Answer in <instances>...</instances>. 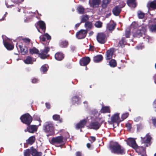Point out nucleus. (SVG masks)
<instances>
[{
    "mask_svg": "<svg viewBox=\"0 0 156 156\" xmlns=\"http://www.w3.org/2000/svg\"><path fill=\"white\" fill-rule=\"evenodd\" d=\"M29 14H30V15L27 16L28 18H26V19L24 20L25 22H27L29 20L30 18V16L32 17L33 16H34V13L32 12H29Z\"/></svg>",
    "mask_w": 156,
    "mask_h": 156,
    "instance_id": "nucleus-50",
    "label": "nucleus"
},
{
    "mask_svg": "<svg viewBox=\"0 0 156 156\" xmlns=\"http://www.w3.org/2000/svg\"><path fill=\"white\" fill-rule=\"evenodd\" d=\"M122 7L119 6H116L112 10V12L113 14L115 16H118L121 12V8Z\"/></svg>",
    "mask_w": 156,
    "mask_h": 156,
    "instance_id": "nucleus-23",
    "label": "nucleus"
},
{
    "mask_svg": "<svg viewBox=\"0 0 156 156\" xmlns=\"http://www.w3.org/2000/svg\"><path fill=\"white\" fill-rule=\"evenodd\" d=\"M84 26L87 30H90L92 27V23L89 21L86 22Z\"/></svg>",
    "mask_w": 156,
    "mask_h": 156,
    "instance_id": "nucleus-32",
    "label": "nucleus"
},
{
    "mask_svg": "<svg viewBox=\"0 0 156 156\" xmlns=\"http://www.w3.org/2000/svg\"><path fill=\"white\" fill-rule=\"evenodd\" d=\"M138 17L140 19H142L144 16V14L141 11H138L137 12Z\"/></svg>",
    "mask_w": 156,
    "mask_h": 156,
    "instance_id": "nucleus-44",
    "label": "nucleus"
},
{
    "mask_svg": "<svg viewBox=\"0 0 156 156\" xmlns=\"http://www.w3.org/2000/svg\"><path fill=\"white\" fill-rule=\"evenodd\" d=\"M70 48L71 49V51H75V50H76V48L75 46H74L71 45L70 46Z\"/></svg>",
    "mask_w": 156,
    "mask_h": 156,
    "instance_id": "nucleus-56",
    "label": "nucleus"
},
{
    "mask_svg": "<svg viewBox=\"0 0 156 156\" xmlns=\"http://www.w3.org/2000/svg\"><path fill=\"white\" fill-rule=\"evenodd\" d=\"M5 5H6L7 8H12V7H13L14 6V5H8L6 2H5Z\"/></svg>",
    "mask_w": 156,
    "mask_h": 156,
    "instance_id": "nucleus-62",
    "label": "nucleus"
},
{
    "mask_svg": "<svg viewBox=\"0 0 156 156\" xmlns=\"http://www.w3.org/2000/svg\"><path fill=\"white\" fill-rule=\"evenodd\" d=\"M126 141L127 144L134 149L139 150L140 151H144L145 149L144 147L143 146L138 147L134 139L129 138L127 139Z\"/></svg>",
    "mask_w": 156,
    "mask_h": 156,
    "instance_id": "nucleus-5",
    "label": "nucleus"
},
{
    "mask_svg": "<svg viewBox=\"0 0 156 156\" xmlns=\"http://www.w3.org/2000/svg\"><path fill=\"white\" fill-rule=\"evenodd\" d=\"M43 129L46 133L50 132L51 134L54 133L53 125L51 122H45L43 126Z\"/></svg>",
    "mask_w": 156,
    "mask_h": 156,
    "instance_id": "nucleus-7",
    "label": "nucleus"
},
{
    "mask_svg": "<svg viewBox=\"0 0 156 156\" xmlns=\"http://www.w3.org/2000/svg\"><path fill=\"white\" fill-rule=\"evenodd\" d=\"M45 105L46 108L48 109H49L50 108V105L48 103H46Z\"/></svg>",
    "mask_w": 156,
    "mask_h": 156,
    "instance_id": "nucleus-59",
    "label": "nucleus"
},
{
    "mask_svg": "<svg viewBox=\"0 0 156 156\" xmlns=\"http://www.w3.org/2000/svg\"><path fill=\"white\" fill-rule=\"evenodd\" d=\"M100 3V0H90L89 1V4L90 6L93 8L97 7Z\"/></svg>",
    "mask_w": 156,
    "mask_h": 156,
    "instance_id": "nucleus-17",
    "label": "nucleus"
},
{
    "mask_svg": "<svg viewBox=\"0 0 156 156\" xmlns=\"http://www.w3.org/2000/svg\"><path fill=\"white\" fill-rule=\"evenodd\" d=\"M22 122L27 125L30 124L32 121V118L28 114H25L22 115L20 118Z\"/></svg>",
    "mask_w": 156,
    "mask_h": 156,
    "instance_id": "nucleus-8",
    "label": "nucleus"
},
{
    "mask_svg": "<svg viewBox=\"0 0 156 156\" xmlns=\"http://www.w3.org/2000/svg\"><path fill=\"white\" fill-rule=\"evenodd\" d=\"M101 112L102 113H108L110 112L109 107L107 106L103 107L101 110Z\"/></svg>",
    "mask_w": 156,
    "mask_h": 156,
    "instance_id": "nucleus-34",
    "label": "nucleus"
},
{
    "mask_svg": "<svg viewBox=\"0 0 156 156\" xmlns=\"http://www.w3.org/2000/svg\"><path fill=\"white\" fill-rule=\"evenodd\" d=\"M41 152H37L35 156H41Z\"/></svg>",
    "mask_w": 156,
    "mask_h": 156,
    "instance_id": "nucleus-63",
    "label": "nucleus"
},
{
    "mask_svg": "<svg viewBox=\"0 0 156 156\" xmlns=\"http://www.w3.org/2000/svg\"><path fill=\"white\" fill-rule=\"evenodd\" d=\"M31 150L32 148L26 150L24 153V156H29L30 154H31Z\"/></svg>",
    "mask_w": 156,
    "mask_h": 156,
    "instance_id": "nucleus-42",
    "label": "nucleus"
},
{
    "mask_svg": "<svg viewBox=\"0 0 156 156\" xmlns=\"http://www.w3.org/2000/svg\"><path fill=\"white\" fill-rule=\"evenodd\" d=\"M141 119V118L139 117L135 119V120L136 121H138Z\"/></svg>",
    "mask_w": 156,
    "mask_h": 156,
    "instance_id": "nucleus-64",
    "label": "nucleus"
},
{
    "mask_svg": "<svg viewBox=\"0 0 156 156\" xmlns=\"http://www.w3.org/2000/svg\"><path fill=\"white\" fill-rule=\"evenodd\" d=\"M129 113L128 112H126L122 114L121 116V119L122 120L126 119L129 115Z\"/></svg>",
    "mask_w": 156,
    "mask_h": 156,
    "instance_id": "nucleus-47",
    "label": "nucleus"
},
{
    "mask_svg": "<svg viewBox=\"0 0 156 156\" xmlns=\"http://www.w3.org/2000/svg\"><path fill=\"white\" fill-rule=\"evenodd\" d=\"M37 25L42 30L43 32H45V24L43 21H40L37 23Z\"/></svg>",
    "mask_w": 156,
    "mask_h": 156,
    "instance_id": "nucleus-25",
    "label": "nucleus"
},
{
    "mask_svg": "<svg viewBox=\"0 0 156 156\" xmlns=\"http://www.w3.org/2000/svg\"><path fill=\"white\" fill-rule=\"evenodd\" d=\"M128 5L130 7H135L136 3L135 0H127V1Z\"/></svg>",
    "mask_w": 156,
    "mask_h": 156,
    "instance_id": "nucleus-28",
    "label": "nucleus"
},
{
    "mask_svg": "<svg viewBox=\"0 0 156 156\" xmlns=\"http://www.w3.org/2000/svg\"><path fill=\"white\" fill-rule=\"evenodd\" d=\"M49 51V48H46L44 49L41 50L40 53L39 50L35 47L29 49V52L30 54H38L40 58L43 59H45L48 56L47 53Z\"/></svg>",
    "mask_w": 156,
    "mask_h": 156,
    "instance_id": "nucleus-1",
    "label": "nucleus"
},
{
    "mask_svg": "<svg viewBox=\"0 0 156 156\" xmlns=\"http://www.w3.org/2000/svg\"><path fill=\"white\" fill-rule=\"evenodd\" d=\"M152 120L153 124L154 126L156 127V118H152Z\"/></svg>",
    "mask_w": 156,
    "mask_h": 156,
    "instance_id": "nucleus-55",
    "label": "nucleus"
},
{
    "mask_svg": "<svg viewBox=\"0 0 156 156\" xmlns=\"http://www.w3.org/2000/svg\"><path fill=\"white\" fill-rule=\"evenodd\" d=\"M87 33V31L86 30H81L76 33V36L78 39L84 38L86 37Z\"/></svg>",
    "mask_w": 156,
    "mask_h": 156,
    "instance_id": "nucleus-10",
    "label": "nucleus"
},
{
    "mask_svg": "<svg viewBox=\"0 0 156 156\" xmlns=\"http://www.w3.org/2000/svg\"><path fill=\"white\" fill-rule=\"evenodd\" d=\"M119 114H115L111 117V121L113 122H118L120 121L119 117Z\"/></svg>",
    "mask_w": 156,
    "mask_h": 156,
    "instance_id": "nucleus-22",
    "label": "nucleus"
},
{
    "mask_svg": "<svg viewBox=\"0 0 156 156\" xmlns=\"http://www.w3.org/2000/svg\"><path fill=\"white\" fill-rule=\"evenodd\" d=\"M111 152L113 153L122 154L125 153V149L116 142L111 144L109 147Z\"/></svg>",
    "mask_w": 156,
    "mask_h": 156,
    "instance_id": "nucleus-2",
    "label": "nucleus"
},
{
    "mask_svg": "<svg viewBox=\"0 0 156 156\" xmlns=\"http://www.w3.org/2000/svg\"><path fill=\"white\" fill-rule=\"evenodd\" d=\"M95 25L96 27L101 28L102 26V23L100 21H98L96 22Z\"/></svg>",
    "mask_w": 156,
    "mask_h": 156,
    "instance_id": "nucleus-46",
    "label": "nucleus"
},
{
    "mask_svg": "<svg viewBox=\"0 0 156 156\" xmlns=\"http://www.w3.org/2000/svg\"><path fill=\"white\" fill-rule=\"evenodd\" d=\"M87 147L90 149H92L93 147L91 146V144L89 143H88L87 144Z\"/></svg>",
    "mask_w": 156,
    "mask_h": 156,
    "instance_id": "nucleus-57",
    "label": "nucleus"
},
{
    "mask_svg": "<svg viewBox=\"0 0 156 156\" xmlns=\"http://www.w3.org/2000/svg\"><path fill=\"white\" fill-rule=\"evenodd\" d=\"M109 65L112 67H115L116 66V61L114 59H112L109 62Z\"/></svg>",
    "mask_w": 156,
    "mask_h": 156,
    "instance_id": "nucleus-40",
    "label": "nucleus"
},
{
    "mask_svg": "<svg viewBox=\"0 0 156 156\" xmlns=\"http://www.w3.org/2000/svg\"><path fill=\"white\" fill-rule=\"evenodd\" d=\"M150 25L149 29L150 31L152 32L156 31V22L155 19H151L149 21Z\"/></svg>",
    "mask_w": 156,
    "mask_h": 156,
    "instance_id": "nucleus-13",
    "label": "nucleus"
},
{
    "mask_svg": "<svg viewBox=\"0 0 156 156\" xmlns=\"http://www.w3.org/2000/svg\"><path fill=\"white\" fill-rule=\"evenodd\" d=\"M38 126L31 125L27 128V131L30 133H33L36 131L38 127Z\"/></svg>",
    "mask_w": 156,
    "mask_h": 156,
    "instance_id": "nucleus-20",
    "label": "nucleus"
},
{
    "mask_svg": "<svg viewBox=\"0 0 156 156\" xmlns=\"http://www.w3.org/2000/svg\"><path fill=\"white\" fill-rule=\"evenodd\" d=\"M125 42V39L124 37H122V38L121 40L120 41L119 43V45L120 46L122 47L124 46V43Z\"/></svg>",
    "mask_w": 156,
    "mask_h": 156,
    "instance_id": "nucleus-43",
    "label": "nucleus"
},
{
    "mask_svg": "<svg viewBox=\"0 0 156 156\" xmlns=\"http://www.w3.org/2000/svg\"><path fill=\"white\" fill-rule=\"evenodd\" d=\"M35 140V137L34 136H31L27 140V142L29 144H32L34 142Z\"/></svg>",
    "mask_w": 156,
    "mask_h": 156,
    "instance_id": "nucleus-36",
    "label": "nucleus"
},
{
    "mask_svg": "<svg viewBox=\"0 0 156 156\" xmlns=\"http://www.w3.org/2000/svg\"><path fill=\"white\" fill-rule=\"evenodd\" d=\"M53 119L55 120H59L60 122H61L62 121V119H60V116L58 115H54L53 116Z\"/></svg>",
    "mask_w": 156,
    "mask_h": 156,
    "instance_id": "nucleus-39",
    "label": "nucleus"
},
{
    "mask_svg": "<svg viewBox=\"0 0 156 156\" xmlns=\"http://www.w3.org/2000/svg\"><path fill=\"white\" fill-rule=\"evenodd\" d=\"M114 50L113 49L111 48L108 50L106 54V59L107 60L110 59L111 58L112 56L114 55Z\"/></svg>",
    "mask_w": 156,
    "mask_h": 156,
    "instance_id": "nucleus-18",
    "label": "nucleus"
},
{
    "mask_svg": "<svg viewBox=\"0 0 156 156\" xmlns=\"http://www.w3.org/2000/svg\"><path fill=\"white\" fill-rule=\"evenodd\" d=\"M138 30H137L135 32L133 36L135 37H139L142 36L146 40L147 42L149 41V37L148 36H145V33L147 30V26L142 25L141 26H140Z\"/></svg>",
    "mask_w": 156,
    "mask_h": 156,
    "instance_id": "nucleus-3",
    "label": "nucleus"
},
{
    "mask_svg": "<svg viewBox=\"0 0 156 156\" xmlns=\"http://www.w3.org/2000/svg\"><path fill=\"white\" fill-rule=\"evenodd\" d=\"M3 43L5 47L8 50H12L14 48V46L12 44L10 40L5 36H2Z\"/></svg>",
    "mask_w": 156,
    "mask_h": 156,
    "instance_id": "nucleus-6",
    "label": "nucleus"
},
{
    "mask_svg": "<svg viewBox=\"0 0 156 156\" xmlns=\"http://www.w3.org/2000/svg\"><path fill=\"white\" fill-rule=\"evenodd\" d=\"M103 121V120H101L100 117L97 118L87 126V127L88 129L97 130L99 128Z\"/></svg>",
    "mask_w": 156,
    "mask_h": 156,
    "instance_id": "nucleus-4",
    "label": "nucleus"
},
{
    "mask_svg": "<svg viewBox=\"0 0 156 156\" xmlns=\"http://www.w3.org/2000/svg\"><path fill=\"white\" fill-rule=\"evenodd\" d=\"M81 23L80 22V23H77L76 24L75 27V28L76 29L77 28L80 26Z\"/></svg>",
    "mask_w": 156,
    "mask_h": 156,
    "instance_id": "nucleus-61",
    "label": "nucleus"
},
{
    "mask_svg": "<svg viewBox=\"0 0 156 156\" xmlns=\"http://www.w3.org/2000/svg\"><path fill=\"white\" fill-rule=\"evenodd\" d=\"M144 47L142 45H139L136 47V48L138 50H141L144 48Z\"/></svg>",
    "mask_w": 156,
    "mask_h": 156,
    "instance_id": "nucleus-54",
    "label": "nucleus"
},
{
    "mask_svg": "<svg viewBox=\"0 0 156 156\" xmlns=\"http://www.w3.org/2000/svg\"><path fill=\"white\" fill-rule=\"evenodd\" d=\"M87 121L86 119L82 120L79 123L77 124L76 127V128L79 129L83 127L86 124Z\"/></svg>",
    "mask_w": 156,
    "mask_h": 156,
    "instance_id": "nucleus-24",
    "label": "nucleus"
},
{
    "mask_svg": "<svg viewBox=\"0 0 156 156\" xmlns=\"http://www.w3.org/2000/svg\"><path fill=\"white\" fill-rule=\"evenodd\" d=\"M39 80L37 78H33L32 80V82L33 83H37L39 82Z\"/></svg>",
    "mask_w": 156,
    "mask_h": 156,
    "instance_id": "nucleus-53",
    "label": "nucleus"
},
{
    "mask_svg": "<svg viewBox=\"0 0 156 156\" xmlns=\"http://www.w3.org/2000/svg\"><path fill=\"white\" fill-rule=\"evenodd\" d=\"M97 39L98 42L101 44H104L106 41L105 35L102 33H100L98 34L97 37Z\"/></svg>",
    "mask_w": 156,
    "mask_h": 156,
    "instance_id": "nucleus-11",
    "label": "nucleus"
},
{
    "mask_svg": "<svg viewBox=\"0 0 156 156\" xmlns=\"http://www.w3.org/2000/svg\"><path fill=\"white\" fill-rule=\"evenodd\" d=\"M126 126L129 129H130L131 128V125L129 123H127L126 124Z\"/></svg>",
    "mask_w": 156,
    "mask_h": 156,
    "instance_id": "nucleus-60",
    "label": "nucleus"
},
{
    "mask_svg": "<svg viewBox=\"0 0 156 156\" xmlns=\"http://www.w3.org/2000/svg\"><path fill=\"white\" fill-rule=\"evenodd\" d=\"M53 143L62 144L63 142V138L62 136H58L53 138L51 139Z\"/></svg>",
    "mask_w": 156,
    "mask_h": 156,
    "instance_id": "nucleus-19",
    "label": "nucleus"
},
{
    "mask_svg": "<svg viewBox=\"0 0 156 156\" xmlns=\"http://www.w3.org/2000/svg\"><path fill=\"white\" fill-rule=\"evenodd\" d=\"M23 1L24 0H12V2L14 3L18 4H19Z\"/></svg>",
    "mask_w": 156,
    "mask_h": 156,
    "instance_id": "nucleus-51",
    "label": "nucleus"
},
{
    "mask_svg": "<svg viewBox=\"0 0 156 156\" xmlns=\"http://www.w3.org/2000/svg\"><path fill=\"white\" fill-rule=\"evenodd\" d=\"M24 62L26 64H32V58L30 56L27 57L26 59L24 60Z\"/></svg>",
    "mask_w": 156,
    "mask_h": 156,
    "instance_id": "nucleus-37",
    "label": "nucleus"
},
{
    "mask_svg": "<svg viewBox=\"0 0 156 156\" xmlns=\"http://www.w3.org/2000/svg\"><path fill=\"white\" fill-rule=\"evenodd\" d=\"M103 57L101 55H98L94 58V61L96 63H98L101 61L103 59Z\"/></svg>",
    "mask_w": 156,
    "mask_h": 156,
    "instance_id": "nucleus-27",
    "label": "nucleus"
},
{
    "mask_svg": "<svg viewBox=\"0 0 156 156\" xmlns=\"http://www.w3.org/2000/svg\"><path fill=\"white\" fill-rule=\"evenodd\" d=\"M116 26V24L113 22H111L107 24V30L109 31H112L113 30Z\"/></svg>",
    "mask_w": 156,
    "mask_h": 156,
    "instance_id": "nucleus-21",
    "label": "nucleus"
},
{
    "mask_svg": "<svg viewBox=\"0 0 156 156\" xmlns=\"http://www.w3.org/2000/svg\"><path fill=\"white\" fill-rule=\"evenodd\" d=\"M16 47L17 49L19 48L20 49V52L23 55H25L28 52V47L24 45V44H19L17 45Z\"/></svg>",
    "mask_w": 156,
    "mask_h": 156,
    "instance_id": "nucleus-9",
    "label": "nucleus"
},
{
    "mask_svg": "<svg viewBox=\"0 0 156 156\" xmlns=\"http://www.w3.org/2000/svg\"><path fill=\"white\" fill-rule=\"evenodd\" d=\"M147 7L149 9L151 8L153 9H156V0H154L153 1L149 2L147 4Z\"/></svg>",
    "mask_w": 156,
    "mask_h": 156,
    "instance_id": "nucleus-16",
    "label": "nucleus"
},
{
    "mask_svg": "<svg viewBox=\"0 0 156 156\" xmlns=\"http://www.w3.org/2000/svg\"><path fill=\"white\" fill-rule=\"evenodd\" d=\"M46 37L48 40H50L51 39V36L47 33H46L44 35H41L40 37V40L43 41H45Z\"/></svg>",
    "mask_w": 156,
    "mask_h": 156,
    "instance_id": "nucleus-29",
    "label": "nucleus"
},
{
    "mask_svg": "<svg viewBox=\"0 0 156 156\" xmlns=\"http://www.w3.org/2000/svg\"><path fill=\"white\" fill-rule=\"evenodd\" d=\"M142 139V142L145 144L146 147H147L150 145V141L151 137L148 134H147L143 138L141 137Z\"/></svg>",
    "mask_w": 156,
    "mask_h": 156,
    "instance_id": "nucleus-12",
    "label": "nucleus"
},
{
    "mask_svg": "<svg viewBox=\"0 0 156 156\" xmlns=\"http://www.w3.org/2000/svg\"><path fill=\"white\" fill-rule=\"evenodd\" d=\"M48 68V66L46 64L42 66L41 68V71L43 72V73H45L47 71Z\"/></svg>",
    "mask_w": 156,
    "mask_h": 156,
    "instance_id": "nucleus-35",
    "label": "nucleus"
},
{
    "mask_svg": "<svg viewBox=\"0 0 156 156\" xmlns=\"http://www.w3.org/2000/svg\"><path fill=\"white\" fill-rule=\"evenodd\" d=\"M77 10L78 13L80 14H83L84 12V9L80 5L77 7Z\"/></svg>",
    "mask_w": 156,
    "mask_h": 156,
    "instance_id": "nucleus-41",
    "label": "nucleus"
},
{
    "mask_svg": "<svg viewBox=\"0 0 156 156\" xmlns=\"http://www.w3.org/2000/svg\"><path fill=\"white\" fill-rule=\"evenodd\" d=\"M89 19L88 16L87 15H83L81 17V23L86 22Z\"/></svg>",
    "mask_w": 156,
    "mask_h": 156,
    "instance_id": "nucleus-38",
    "label": "nucleus"
},
{
    "mask_svg": "<svg viewBox=\"0 0 156 156\" xmlns=\"http://www.w3.org/2000/svg\"><path fill=\"white\" fill-rule=\"evenodd\" d=\"M71 102L74 105H80L81 103V98L77 96H74L72 98Z\"/></svg>",
    "mask_w": 156,
    "mask_h": 156,
    "instance_id": "nucleus-14",
    "label": "nucleus"
},
{
    "mask_svg": "<svg viewBox=\"0 0 156 156\" xmlns=\"http://www.w3.org/2000/svg\"><path fill=\"white\" fill-rule=\"evenodd\" d=\"M37 152L35 149H34L32 148L31 151V154L33 156H35Z\"/></svg>",
    "mask_w": 156,
    "mask_h": 156,
    "instance_id": "nucleus-52",
    "label": "nucleus"
},
{
    "mask_svg": "<svg viewBox=\"0 0 156 156\" xmlns=\"http://www.w3.org/2000/svg\"><path fill=\"white\" fill-rule=\"evenodd\" d=\"M34 119H35V120H37L40 123L39 124L38 126H40L41 125V121L40 119V117H39L37 115H34Z\"/></svg>",
    "mask_w": 156,
    "mask_h": 156,
    "instance_id": "nucleus-45",
    "label": "nucleus"
},
{
    "mask_svg": "<svg viewBox=\"0 0 156 156\" xmlns=\"http://www.w3.org/2000/svg\"><path fill=\"white\" fill-rule=\"evenodd\" d=\"M111 1V0H103L102 4V7L104 8H106Z\"/></svg>",
    "mask_w": 156,
    "mask_h": 156,
    "instance_id": "nucleus-33",
    "label": "nucleus"
},
{
    "mask_svg": "<svg viewBox=\"0 0 156 156\" xmlns=\"http://www.w3.org/2000/svg\"><path fill=\"white\" fill-rule=\"evenodd\" d=\"M138 26V24L136 22H133L131 25V27H133L134 29L137 28Z\"/></svg>",
    "mask_w": 156,
    "mask_h": 156,
    "instance_id": "nucleus-48",
    "label": "nucleus"
},
{
    "mask_svg": "<svg viewBox=\"0 0 156 156\" xmlns=\"http://www.w3.org/2000/svg\"><path fill=\"white\" fill-rule=\"evenodd\" d=\"M55 57L57 60L61 61L63 58L64 56L62 53L60 52H58L55 54Z\"/></svg>",
    "mask_w": 156,
    "mask_h": 156,
    "instance_id": "nucleus-26",
    "label": "nucleus"
},
{
    "mask_svg": "<svg viewBox=\"0 0 156 156\" xmlns=\"http://www.w3.org/2000/svg\"><path fill=\"white\" fill-rule=\"evenodd\" d=\"M130 35L129 29H127L126 30L125 33V36L126 38H129Z\"/></svg>",
    "mask_w": 156,
    "mask_h": 156,
    "instance_id": "nucleus-49",
    "label": "nucleus"
},
{
    "mask_svg": "<svg viewBox=\"0 0 156 156\" xmlns=\"http://www.w3.org/2000/svg\"><path fill=\"white\" fill-rule=\"evenodd\" d=\"M90 59L89 57H85L81 59L80 61V64L82 66H86L89 64Z\"/></svg>",
    "mask_w": 156,
    "mask_h": 156,
    "instance_id": "nucleus-15",
    "label": "nucleus"
},
{
    "mask_svg": "<svg viewBox=\"0 0 156 156\" xmlns=\"http://www.w3.org/2000/svg\"><path fill=\"white\" fill-rule=\"evenodd\" d=\"M76 156H83L82 153L80 152H77L76 154Z\"/></svg>",
    "mask_w": 156,
    "mask_h": 156,
    "instance_id": "nucleus-58",
    "label": "nucleus"
},
{
    "mask_svg": "<svg viewBox=\"0 0 156 156\" xmlns=\"http://www.w3.org/2000/svg\"><path fill=\"white\" fill-rule=\"evenodd\" d=\"M23 44H24V45L29 47V45L30 44V40L29 38H25L23 39Z\"/></svg>",
    "mask_w": 156,
    "mask_h": 156,
    "instance_id": "nucleus-30",
    "label": "nucleus"
},
{
    "mask_svg": "<svg viewBox=\"0 0 156 156\" xmlns=\"http://www.w3.org/2000/svg\"><path fill=\"white\" fill-rule=\"evenodd\" d=\"M68 43L67 41H62L59 44L60 46L62 48H66L67 47Z\"/></svg>",
    "mask_w": 156,
    "mask_h": 156,
    "instance_id": "nucleus-31",
    "label": "nucleus"
}]
</instances>
